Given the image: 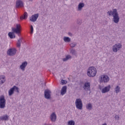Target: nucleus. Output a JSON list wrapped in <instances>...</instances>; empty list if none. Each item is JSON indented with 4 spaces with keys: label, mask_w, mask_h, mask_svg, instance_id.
<instances>
[{
    "label": "nucleus",
    "mask_w": 125,
    "mask_h": 125,
    "mask_svg": "<svg viewBox=\"0 0 125 125\" xmlns=\"http://www.w3.org/2000/svg\"><path fill=\"white\" fill-rule=\"evenodd\" d=\"M107 14L109 16H113V21L116 24H117L118 22H120V17L119 16V13L117 9H113L112 10L108 11Z\"/></svg>",
    "instance_id": "nucleus-1"
},
{
    "label": "nucleus",
    "mask_w": 125,
    "mask_h": 125,
    "mask_svg": "<svg viewBox=\"0 0 125 125\" xmlns=\"http://www.w3.org/2000/svg\"><path fill=\"white\" fill-rule=\"evenodd\" d=\"M97 74V70L94 66H91L89 67L87 70V74L90 78H94Z\"/></svg>",
    "instance_id": "nucleus-2"
},
{
    "label": "nucleus",
    "mask_w": 125,
    "mask_h": 125,
    "mask_svg": "<svg viewBox=\"0 0 125 125\" xmlns=\"http://www.w3.org/2000/svg\"><path fill=\"white\" fill-rule=\"evenodd\" d=\"M6 103V100L4 98V96H1L0 97V109H4L5 108Z\"/></svg>",
    "instance_id": "nucleus-3"
},
{
    "label": "nucleus",
    "mask_w": 125,
    "mask_h": 125,
    "mask_svg": "<svg viewBox=\"0 0 125 125\" xmlns=\"http://www.w3.org/2000/svg\"><path fill=\"white\" fill-rule=\"evenodd\" d=\"M75 105L77 109L82 110L83 109V101L81 99H77L75 101Z\"/></svg>",
    "instance_id": "nucleus-4"
},
{
    "label": "nucleus",
    "mask_w": 125,
    "mask_h": 125,
    "mask_svg": "<svg viewBox=\"0 0 125 125\" xmlns=\"http://www.w3.org/2000/svg\"><path fill=\"white\" fill-rule=\"evenodd\" d=\"M44 96L45 99L50 100L51 99V91L49 89H45L44 92Z\"/></svg>",
    "instance_id": "nucleus-5"
},
{
    "label": "nucleus",
    "mask_w": 125,
    "mask_h": 125,
    "mask_svg": "<svg viewBox=\"0 0 125 125\" xmlns=\"http://www.w3.org/2000/svg\"><path fill=\"white\" fill-rule=\"evenodd\" d=\"M16 51L17 50L15 48H10L9 49L7 52V55H9V56H14V55H15L16 54Z\"/></svg>",
    "instance_id": "nucleus-6"
},
{
    "label": "nucleus",
    "mask_w": 125,
    "mask_h": 125,
    "mask_svg": "<svg viewBox=\"0 0 125 125\" xmlns=\"http://www.w3.org/2000/svg\"><path fill=\"white\" fill-rule=\"evenodd\" d=\"M122 48V45L121 43L115 44L113 45L112 50L113 52H118V51L120 50Z\"/></svg>",
    "instance_id": "nucleus-7"
},
{
    "label": "nucleus",
    "mask_w": 125,
    "mask_h": 125,
    "mask_svg": "<svg viewBox=\"0 0 125 125\" xmlns=\"http://www.w3.org/2000/svg\"><path fill=\"white\" fill-rule=\"evenodd\" d=\"M100 81L101 83H108L109 82V77L107 75H101Z\"/></svg>",
    "instance_id": "nucleus-8"
},
{
    "label": "nucleus",
    "mask_w": 125,
    "mask_h": 125,
    "mask_svg": "<svg viewBox=\"0 0 125 125\" xmlns=\"http://www.w3.org/2000/svg\"><path fill=\"white\" fill-rule=\"evenodd\" d=\"M21 28V26L20 24H16V28H12V32H15L16 34H20V28Z\"/></svg>",
    "instance_id": "nucleus-9"
},
{
    "label": "nucleus",
    "mask_w": 125,
    "mask_h": 125,
    "mask_svg": "<svg viewBox=\"0 0 125 125\" xmlns=\"http://www.w3.org/2000/svg\"><path fill=\"white\" fill-rule=\"evenodd\" d=\"M24 7V3L22 0H17L16 2V8H19L20 7Z\"/></svg>",
    "instance_id": "nucleus-10"
},
{
    "label": "nucleus",
    "mask_w": 125,
    "mask_h": 125,
    "mask_svg": "<svg viewBox=\"0 0 125 125\" xmlns=\"http://www.w3.org/2000/svg\"><path fill=\"white\" fill-rule=\"evenodd\" d=\"M83 88L85 91L90 90V83L88 82L85 83L84 85L83 86Z\"/></svg>",
    "instance_id": "nucleus-11"
},
{
    "label": "nucleus",
    "mask_w": 125,
    "mask_h": 125,
    "mask_svg": "<svg viewBox=\"0 0 125 125\" xmlns=\"http://www.w3.org/2000/svg\"><path fill=\"white\" fill-rule=\"evenodd\" d=\"M39 14H35L31 16L30 18V21L31 22H36L38 18H39Z\"/></svg>",
    "instance_id": "nucleus-12"
},
{
    "label": "nucleus",
    "mask_w": 125,
    "mask_h": 125,
    "mask_svg": "<svg viewBox=\"0 0 125 125\" xmlns=\"http://www.w3.org/2000/svg\"><path fill=\"white\" fill-rule=\"evenodd\" d=\"M50 119L51 121V122H53V123L56 122V119H57V116H56V114L55 112H53L50 116Z\"/></svg>",
    "instance_id": "nucleus-13"
},
{
    "label": "nucleus",
    "mask_w": 125,
    "mask_h": 125,
    "mask_svg": "<svg viewBox=\"0 0 125 125\" xmlns=\"http://www.w3.org/2000/svg\"><path fill=\"white\" fill-rule=\"evenodd\" d=\"M110 89H111V85H108L102 89V93H106V92H109L110 91Z\"/></svg>",
    "instance_id": "nucleus-14"
},
{
    "label": "nucleus",
    "mask_w": 125,
    "mask_h": 125,
    "mask_svg": "<svg viewBox=\"0 0 125 125\" xmlns=\"http://www.w3.org/2000/svg\"><path fill=\"white\" fill-rule=\"evenodd\" d=\"M27 65H28V62L26 61L24 62L20 65V68L22 70V71H25V68L27 67Z\"/></svg>",
    "instance_id": "nucleus-15"
},
{
    "label": "nucleus",
    "mask_w": 125,
    "mask_h": 125,
    "mask_svg": "<svg viewBox=\"0 0 125 125\" xmlns=\"http://www.w3.org/2000/svg\"><path fill=\"white\" fill-rule=\"evenodd\" d=\"M67 92V86H63L61 91V95H64Z\"/></svg>",
    "instance_id": "nucleus-16"
},
{
    "label": "nucleus",
    "mask_w": 125,
    "mask_h": 125,
    "mask_svg": "<svg viewBox=\"0 0 125 125\" xmlns=\"http://www.w3.org/2000/svg\"><path fill=\"white\" fill-rule=\"evenodd\" d=\"M5 76L4 75H0V84H3L5 83Z\"/></svg>",
    "instance_id": "nucleus-17"
},
{
    "label": "nucleus",
    "mask_w": 125,
    "mask_h": 125,
    "mask_svg": "<svg viewBox=\"0 0 125 125\" xmlns=\"http://www.w3.org/2000/svg\"><path fill=\"white\" fill-rule=\"evenodd\" d=\"M84 7V3H80L78 4V11H82V9H83V7Z\"/></svg>",
    "instance_id": "nucleus-18"
},
{
    "label": "nucleus",
    "mask_w": 125,
    "mask_h": 125,
    "mask_svg": "<svg viewBox=\"0 0 125 125\" xmlns=\"http://www.w3.org/2000/svg\"><path fill=\"white\" fill-rule=\"evenodd\" d=\"M15 33V32H14V31H12V32L8 33V36H9L10 39L15 38V34H14Z\"/></svg>",
    "instance_id": "nucleus-19"
},
{
    "label": "nucleus",
    "mask_w": 125,
    "mask_h": 125,
    "mask_svg": "<svg viewBox=\"0 0 125 125\" xmlns=\"http://www.w3.org/2000/svg\"><path fill=\"white\" fill-rule=\"evenodd\" d=\"M9 96H11L14 93V88L13 87L12 88H11L9 91Z\"/></svg>",
    "instance_id": "nucleus-20"
},
{
    "label": "nucleus",
    "mask_w": 125,
    "mask_h": 125,
    "mask_svg": "<svg viewBox=\"0 0 125 125\" xmlns=\"http://www.w3.org/2000/svg\"><path fill=\"white\" fill-rule=\"evenodd\" d=\"M0 120L2 121H7L8 120V115H3L0 117Z\"/></svg>",
    "instance_id": "nucleus-21"
},
{
    "label": "nucleus",
    "mask_w": 125,
    "mask_h": 125,
    "mask_svg": "<svg viewBox=\"0 0 125 125\" xmlns=\"http://www.w3.org/2000/svg\"><path fill=\"white\" fill-rule=\"evenodd\" d=\"M63 41L65 42H71V38L68 37H64L63 38Z\"/></svg>",
    "instance_id": "nucleus-22"
},
{
    "label": "nucleus",
    "mask_w": 125,
    "mask_h": 125,
    "mask_svg": "<svg viewBox=\"0 0 125 125\" xmlns=\"http://www.w3.org/2000/svg\"><path fill=\"white\" fill-rule=\"evenodd\" d=\"M21 42H22V38L20 39L18 41L17 46L19 47V48H20V47H21Z\"/></svg>",
    "instance_id": "nucleus-23"
},
{
    "label": "nucleus",
    "mask_w": 125,
    "mask_h": 125,
    "mask_svg": "<svg viewBox=\"0 0 125 125\" xmlns=\"http://www.w3.org/2000/svg\"><path fill=\"white\" fill-rule=\"evenodd\" d=\"M28 17V13L27 12H24L23 16L21 17V20H22L23 19L25 20Z\"/></svg>",
    "instance_id": "nucleus-24"
},
{
    "label": "nucleus",
    "mask_w": 125,
    "mask_h": 125,
    "mask_svg": "<svg viewBox=\"0 0 125 125\" xmlns=\"http://www.w3.org/2000/svg\"><path fill=\"white\" fill-rule=\"evenodd\" d=\"M70 53L72 55H76V54H77V51H76V50H75L74 49H71L70 50Z\"/></svg>",
    "instance_id": "nucleus-25"
},
{
    "label": "nucleus",
    "mask_w": 125,
    "mask_h": 125,
    "mask_svg": "<svg viewBox=\"0 0 125 125\" xmlns=\"http://www.w3.org/2000/svg\"><path fill=\"white\" fill-rule=\"evenodd\" d=\"M121 87L119 86H117L115 88V90L116 93H118L121 91Z\"/></svg>",
    "instance_id": "nucleus-26"
},
{
    "label": "nucleus",
    "mask_w": 125,
    "mask_h": 125,
    "mask_svg": "<svg viewBox=\"0 0 125 125\" xmlns=\"http://www.w3.org/2000/svg\"><path fill=\"white\" fill-rule=\"evenodd\" d=\"M86 108L88 110H92V104H88V105H86Z\"/></svg>",
    "instance_id": "nucleus-27"
},
{
    "label": "nucleus",
    "mask_w": 125,
    "mask_h": 125,
    "mask_svg": "<svg viewBox=\"0 0 125 125\" xmlns=\"http://www.w3.org/2000/svg\"><path fill=\"white\" fill-rule=\"evenodd\" d=\"M77 42H73V43H71L70 44V47H75V46H77Z\"/></svg>",
    "instance_id": "nucleus-28"
},
{
    "label": "nucleus",
    "mask_w": 125,
    "mask_h": 125,
    "mask_svg": "<svg viewBox=\"0 0 125 125\" xmlns=\"http://www.w3.org/2000/svg\"><path fill=\"white\" fill-rule=\"evenodd\" d=\"M68 125H75V121L71 120V121H69L68 122Z\"/></svg>",
    "instance_id": "nucleus-29"
},
{
    "label": "nucleus",
    "mask_w": 125,
    "mask_h": 125,
    "mask_svg": "<svg viewBox=\"0 0 125 125\" xmlns=\"http://www.w3.org/2000/svg\"><path fill=\"white\" fill-rule=\"evenodd\" d=\"M14 90H16L17 93H19V88L15 85L14 86Z\"/></svg>",
    "instance_id": "nucleus-30"
},
{
    "label": "nucleus",
    "mask_w": 125,
    "mask_h": 125,
    "mask_svg": "<svg viewBox=\"0 0 125 125\" xmlns=\"http://www.w3.org/2000/svg\"><path fill=\"white\" fill-rule=\"evenodd\" d=\"M34 33V27L33 25L30 26V34H33Z\"/></svg>",
    "instance_id": "nucleus-31"
},
{
    "label": "nucleus",
    "mask_w": 125,
    "mask_h": 125,
    "mask_svg": "<svg viewBox=\"0 0 125 125\" xmlns=\"http://www.w3.org/2000/svg\"><path fill=\"white\" fill-rule=\"evenodd\" d=\"M61 83L62 84H66V83H67V81L64 80H62Z\"/></svg>",
    "instance_id": "nucleus-32"
},
{
    "label": "nucleus",
    "mask_w": 125,
    "mask_h": 125,
    "mask_svg": "<svg viewBox=\"0 0 125 125\" xmlns=\"http://www.w3.org/2000/svg\"><path fill=\"white\" fill-rule=\"evenodd\" d=\"M115 121H119V120H120V117L119 116V115H115Z\"/></svg>",
    "instance_id": "nucleus-33"
},
{
    "label": "nucleus",
    "mask_w": 125,
    "mask_h": 125,
    "mask_svg": "<svg viewBox=\"0 0 125 125\" xmlns=\"http://www.w3.org/2000/svg\"><path fill=\"white\" fill-rule=\"evenodd\" d=\"M77 24L81 25V24H82V21L81 20H77Z\"/></svg>",
    "instance_id": "nucleus-34"
},
{
    "label": "nucleus",
    "mask_w": 125,
    "mask_h": 125,
    "mask_svg": "<svg viewBox=\"0 0 125 125\" xmlns=\"http://www.w3.org/2000/svg\"><path fill=\"white\" fill-rule=\"evenodd\" d=\"M66 58L67 60H69V59H71V58H72V56H71L70 55H67L66 56Z\"/></svg>",
    "instance_id": "nucleus-35"
},
{
    "label": "nucleus",
    "mask_w": 125,
    "mask_h": 125,
    "mask_svg": "<svg viewBox=\"0 0 125 125\" xmlns=\"http://www.w3.org/2000/svg\"><path fill=\"white\" fill-rule=\"evenodd\" d=\"M68 59H67L66 57L62 59V61H63L64 62H66V61H67Z\"/></svg>",
    "instance_id": "nucleus-36"
},
{
    "label": "nucleus",
    "mask_w": 125,
    "mask_h": 125,
    "mask_svg": "<svg viewBox=\"0 0 125 125\" xmlns=\"http://www.w3.org/2000/svg\"><path fill=\"white\" fill-rule=\"evenodd\" d=\"M68 59H67L66 57L62 59V61H63L64 62H66V61H67Z\"/></svg>",
    "instance_id": "nucleus-37"
},
{
    "label": "nucleus",
    "mask_w": 125,
    "mask_h": 125,
    "mask_svg": "<svg viewBox=\"0 0 125 125\" xmlns=\"http://www.w3.org/2000/svg\"><path fill=\"white\" fill-rule=\"evenodd\" d=\"M68 35L69 36H70V37H72V36H73V35L72 34V33H68Z\"/></svg>",
    "instance_id": "nucleus-38"
}]
</instances>
